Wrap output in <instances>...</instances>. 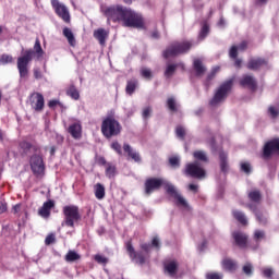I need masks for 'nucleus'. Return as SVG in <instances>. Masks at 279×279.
Returning <instances> with one entry per match:
<instances>
[{
  "mask_svg": "<svg viewBox=\"0 0 279 279\" xmlns=\"http://www.w3.org/2000/svg\"><path fill=\"white\" fill-rule=\"evenodd\" d=\"M31 169L35 175L45 173V161L43 160V156L34 154L31 157Z\"/></svg>",
  "mask_w": 279,
  "mask_h": 279,
  "instance_id": "nucleus-13",
  "label": "nucleus"
},
{
  "mask_svg": "<svg viewBox=\"0 0 279 279\" xmlns=\"http://www.w3.org/2000/svg\"><path fill=\"white\" fill-rule=\"evenodd\" d=\"M232 239L234 245H236L241 250H245V247H247L250 238L247 236V234L243 233V231H233Z\"/></svg>",
  "mask_w": 279,
  "mask_h": 279,
  "instance_id": "nucleus-15",
  "label": "nucleus"
},
{
  "mask_svg": "<svg viewBox=\"0 0 279 279\" xmlns=\"http://www.w3.org/2000/svg\"><path fill=\"white\" fill-rule=\"evenodd\" d=\"M208 34H210V24L208 23V20H203L201 22V29L198 33V40H204L208 37Z\"/></svg>",
  "mask_w": 279,
  "mask_h": 279,
  "instance_id": "nucleus-24",
  "label": "nucleus"
},
{
  "mask_svg": "<svg viewBox=\"0 0 279 279\" xmlns=\"http://www.w3.org/2000/svg\"><path fill=\"white\" fill-rule=\"evenodd\" d=\"M19 147L22 150V156H27L32 150V143L27 141H22L19 143Z\"/></svg>",
  "mask_w": 279,
  "mask_h": 279,
  "instance_id": "nucleus-32",
  "label": "nucleus"
},
{
  "mask_svg": "<svg viewBox=\"0 0 279 279\" xmlns=\"http://www.w3.org/2000/svg\"><path fill=\"white\" fill-rule=\"evenodd\" d=\"M240 171L250 175V173H252V163H250V161H242L240 163Z\"/></svg>",
  "mask_w": 279,
  "mask_h": 279,
  "instance_id": "nucleus-40",
  "label": "nucleus"
},
{
  "mask_svg": "<svg viewBox=\"0 0 279 279\" xmlns=\"http://www.w3.org/2000/svg\"><path fill=\"white\" fill-rule=\"evenodd\" d=\"M33 73L35 80H43V72H40V69H34Z\"/></svg>",
  "mask_w": 279,
  "mask_h": 279,
  "instance_id": "nucleus-62",
  "label": "nucleus"
},
{
  "mask_svg": "<svg viewBox=\"0 0 279 279\" xmlns=\"http://www.w3.org/2000/svg\"><path fill=\"white\" fill-rule=\"evenodd\" d=\"M269 3V0H255L256 8H263V5H267Z\"/></svg>",
  "mask_w": 279,
  "mask_h": 279,
  "instance_id": "nucleus-63",
  "label": "nucleus"
},
{
  "mask_svg": "<svg viewBox=\"0 0 279 279\" xmlns=\"http://www.w3.org/2000/svg\"><path fill=\"white\" fill-rule=\"evenodd\" d=\"M52 208H56V202L52 201V199H48L38 209L39 217H43L44 219H49V217H51V209Z\"/></svg>",
  "mask_w": 279,
  "mask_h": 279,
  "instance_id": "nucleus-18",
  "label": "nucleus"
},
{
  "mask_svg": "<svg viewBox=\"0 0 279 279\" xmlns=\"http://www.w3.org/2000/svg\"><path fill=\"white\" fill-rule=\"evenodd\" d=\"M151 247L160 250V239H158V236H154L150 244L144 243L141 245V265H149Z\"/></svg>",
  "mask_w": 279,
  "mask_h": 279,
  "instance_id": "nucleus-10",
  "label": "nucleus"
},
{
  "mask_svg": "<svg viewBox=\"0 0 279 279\" xmlns=\"http://www.w3.org/2000/svg\"><path fill=\"white\" fill-rule=\"evenodd\" d=\"M95 197L96 199H104L106 197V187L101 183L95 185Z\"/></svg>",
  "mask_w": 279,
  "mask_h": 279,
  "instance_id": "nucleus-31",
  "label": "nucleus"
},
{
  "mask_svg": "<svg viewBox=\"0 0 279 279\" xmlns=\"http://www.w3.org/2000/svg\"><path fill=\"white\" fill-rule=\"evenodd\" d=\"M94 260L99 265H108V258L100 254L95 255Z\"/></svg>",
  "mask_w": 279,
  "mask_h": 279,
  "instance_id": "nucleus-51",
  "label": "nucleus"
},
{
  "mask_svg": "<svg viewBox=\"0 0 279 279\" xmlns=\"http://www.w3.org/2000/svg\"><path fill=\"white\" fill-rule=\"evenodd\" d=\"M123 151L126 154L128 160H134V162H138V160H141V156L134 148H132V146H130V144L123 145Z\"/></svg>",
  "mask_w": 279,
  "mask_h": 279,
  "instance_id": "nucleus-22",
  "label": "nucleus"
},
{
  "mask_svg": "<svg viewBox=\"0 0 279 279\" xmlns=\"http://www.w3.org/2000/svg\"><path fill=\"white\" fill-rule=\"evenodd\" d=\"M240 86H242V88H248L251 93H256V90H258V81H256L254 75L244 74L240 80Z\"/></svg>",
  "mask_w": 279,
  "mask_h": 279,
  "instance_id": "nucleus-14",
  "label": "nucleus"
},
{
  "mask_svg": "<svg viewBox=\"0 0 279 279\" xmlns=\"http://www.w3.org/2000/svg\"><path fill=\"white\" fill-rule=\"evenodd\" d=\"M223 267L225 269H227V271H236V269H239V265L236 264V262L230 259V258H227V259H223Z\"/></svg>",
  "mask_w": 279,
  "mask_h": 279,
  "instance_id": "nucleus-30",
  "label": "nucleus"
},
{
  "mask_svg": "<svg viewBox=\"0 0 279 279\" xmlns=\"http://www.w3.org/2000/svg\"><path fill=\"white\" fill-rule=\"evenodd\" d=\"M179 66H182L184 69V63L167 62L166 69H165V72H163V75H165L166 80H171V77L173 75H175V71H178Z\"/></svg>",
  "mask_w": 279,
  "mask_h": 279,
  "instance_id": "nucleus-21",
  "label": "nucleus"
},
{
  "mask_svg": "<svg viewBox=\"0 0 279 279\" xmlns=\"http://www.w3.org/2000/svg\"><path fill=\"white\" fill-rule=\"evenodd\" d=\"M69 134L74 138V141H80L82 138V123L74 122L68 128Z\"/></svg>",
  "mask_w": 279,
  "mask_h": 279,
  "instance_id": "nucleus-20",
  "label": "nucleus"
},
{
  "mask_svg": "<svg viewBox=\"0 0 279 279\" xmlns=\"http://www.w3.org/2000/svg\"><path fill=\"white\" fill-rule=\"evenodd\" d=\"M254 215H255V219L256 221H258V223H260L262 226H265L267 223V218H265V216L263 215V211L256 209L254 210Z\"/></svg>",
  "mask_w": 279,
  "mask_h": 279,
  "instance_id": "nucleus-41",
  "label": "nucleus"
},
{
  "mask_svg": "<svg viewBox=\"0 0 279 279\" xmlns=\"http://www.w3.org/2000/svg\"><path fill=\"white\" fill-rule=\"evenodd\" d=\"M233 217L239 221V223H241V226H247V217H245L243 211H234Z\"/></svg>",
  "mask_w": 279,
  "mask_h": 279,
  "instance_id": "nucleus-37",
  "label": "nucleus"
},
{
  "mask_svg": "<svg viewBox=\"0 0 279 279\" xmlns=\"http://www.w3.org/2000/svg\"><path fill=\"white\" fill-rule=\"evenodd\" d=\"M125 245H126V252L130 258H132V260H136L137 254H136V251L134 250V246L132 245V241H128Z\"/></svg>",
  "mask_w": 279,
  "mask_h": 279,
  "instance_id": "nucleus-42",
  "label": "nucleus"
},
{
  "mask_svg": "<svg viewBox=\"0 0 279 279\" xmlns=\"http://www.w3.org/2000/svg\"><path fill=\"white\" fill-rule=\"evenodd\" d=\"M31 149H32V151H34V154H37V156H39L38 154H40V145L32 144Z\"/></svg>",
  "mask_w": 279,
  "mask_h": 279,
  "instance_id": "nucleus-64",
  "label": "nucleus"
},
{
  "mask_svg": "<svg viewBox=\"0 0 279 279\" xmlns=\"http://www.w3.org/2000/svg\"><path fill=\"white\" fill-rule=\"evenodd\" d=\"M52 243H56V234L50 233L46 236L45 239V244L46 245H51Z\"/></svg>",
  "mask_w": 279,
  "mask_h": 279,
  "instance_id": "nucleus-56",
  "label": "nucleus"
},
{
  "mask_svg": "<svg viewBox=\"0 0 279 279\" xmlns=\"http://www.w3.org/2000/svg\"><path fill=\"white\" fill-rule=\"evenodd\" d=\"M105 16L112 23H122L123 27H141V15L123 5H112L105 10Z\"/></svg>",
  "mask_w": 279,
  "mask_h": 279,
  "instance_id": "nucleus-2",
  "label": "nucleus"
},
{
  "mask_svg": "<svg viewBox=\"0 0 279 279\" xmlns=\"http://www.w3.org/2000/svg\"><path fill=\"white\" fill-rule=\"evenodd\" d=\"M242 272L247 276L248 278L254 276V266L252 265V263L246 262L243 266H242Z\"/></svg>",
  "mask_w": 279,
  "mask_h": 279,
  "instance_id": "nucleus-36",
  "label": "nucleus"
},
{
  "mask_svg": "<svg viewBox=\"0 0 279 279\" xmlns=\"http://www.w3.org/2000/svg\"><path fill=\"white\" fill-rule=\"evenodd\" d=\"M193 69L195 73V77H202L204 73H206V66L204 65V62L202 59H195L193 61Z\"/></svg>",
  "mask_w": 279,
  "mask_h": 279,
  "instance_id": "nucleus-23",
  "label": "nucleus"
},
{
  "mask_svg": "<svg viewBox=\"0 0 279 279\" xmlns=\"http://www.w3.org/2000/svg\"><path fill=\"white\" fill-rule=\"evenodd\" d=\"M66 95L69 97H71L72 99H74L75 101H77V99H80V90H77V87H75V85H71L68 88Z\"/></svg>",
  "mask_w": 279,
  "mask_h": 279,
  "instance_id": "nucleus-33",
  "label": "nucleus"
},
{
  "mask_svg": "<svg viewBox=\"0 0 279 279\" xmlns=\"http://www.w3.org/2000/svg\"><path fill=\"white\" fill-rule=\"evenodd\" d=\"M63 222L62 226L66 228H75V223L82 221V214H80V207L77 205H66L62 209Z\"/></svg>",
  "mask_w": 279,
  "mask_h": 279,
  "instance_id": "nucleus-8",
  "label": "nucleus"
},
{
  "mask_svg": "<svg viewBox=\"0 0 279 279\" xmlns=\"http://www.w3.org/2000/svg\"><path fill=\"white\" fill-rule=\"evenodd\" d=\"M36 53L37 58H43L45 56V50H43V46L40 45V39L36 38L34 50L27 49L23 52L21 57L17 58V71L20 77H27L29 75V63L34 60V54Z\"/></svg>",
  "mask_w": 279,
  "mask_h": 279,
  "instance_id": "nucleus-3",
  "label": "nucleus"
},
{
  "mask_svg": "<svg viewBox=\"0 0 279 279\" xmlns=\"http://www.w3.org/2000/svg\"><path fill=\"white\" fill-rule=\"evenodd\" d=\"M260 239H265V231L256 230L254 232V240L260 241Z\"/></svg>",
  "mask_w": 279,
  "mask_h": 279,
  "instance_id": "nucleus-58",
  "label": "nucleus"
},
{
  "mask_svg": "<svg viewBox=\"0 0 279 279\" xmlns=\"http://www.w3.org/2000/svg\"><path fill=\"white\" fill-rule=\"evenodd\" d=\"M51 5L59 19H62L64 23H71V13H69L66 5L60 3L59 0H51Z\"/></svg>",
  "mask_w": 279,
  "mask_h": 279,
  "instance_id": "nucleus-12",
  "label": "nucleus"
},
{
  "mask_svg": "<svg viewBox=\"0 0 279 279\" xmlns=\"http://www.w3.org/2000/svg\"><path fill=\"white\" fill-rule=\"evenodd\" d=\"M234 80H236V76L233 75L229 80L222 82L217 89L215 90V94L213 98L209 100V106H219V104H223L226 99H228V95L232 93V88L234 86Z\"/></svg>",
  "mask_w": 279,
  "mask_h": 279,
  "instance_id": "nucleus-6",
  "label": "nucleus"
},
{
  "mask_svg": "<svg viewBox=\"0 0 279 279\" xmlns=\"http://www.w3.org/2000/svg\"><path fill=\"white\" fill-rule=\"evenodd\" d=\"M189 191H192V193H198L199 192V185L195 183H190L187 186Z\"/></svg>",
  "mask_w": 279,
  "mask_h": 279,
  "instance_id": "nucleus-61",
  "label": "nucleus"
},
{
  "mask_svg": "<svg viewBox=\"0 0 279 279\" xmlns=\"http://www.w3.org/2000/svg\"><path fill=\"white\" fill-rule=\"evenodd\" d=\"M160 189H165L167 195L173 197L177 208H183L184 210H187V213L193 210V207H191L189 201H186L182 194L178 193L175 185L169 183L167 180L160 177H150L144 182L145 195H151L154 191H160Z\"/></svg>",
  "mask_w": 279,
  "mask_h": 279,
  "instance_id": "nucleus-1",
  "label": "nucleus"
},
{
  "mask_svg": "<svg viewBox=\"0 0 279 279\" xmlns=\"http://www.w3.org/2000/svg\"><path fill=\"white\" fill-rule=\"evenodd\" d=\"M206 279H223V276H221L219 272H208L206 275Z\"/></svg>",
  "mask_w": 279,
  "mask_h": 279,
  "instance_id": "nucleus-57",
  "label": "nucleus"
},
{
  "mask_svg": "<svg viewBox=\"0 0 279 279\" xmlns=\"http://www.w3.org/2000/svg\"><path fill=\"white\" fill-rule=\"evenodd\" d=\"M163 269L171 276L172 278L178 276V271H180V263L177 259H168L163 263Z\"/></svg>",
  "mask_w": 279,
  "mask_h": 279,
  "instance_id": "nucleus-17",
  "label": "nucleus"
},
{
  "mask_svg": "<svg viewBox=\"0 0 279 279\" xmlns=\"http://www.w3.org/2000/svg\"><path fill=\"white\" fill-rule=\"evenodd\" d=\"M207 145L209 146V149L213 154V156H219V167L221 173L226 175L227 173L230 172V163L228 162V153L223 150V146L217 144V137L213 135L210 138L206 140Z\"/></svg>",
  "mask_w": 279,
  "mask_h": 279,
  "instance_id": "nucleus-5",
  "label": "nucleus"
},
{
  "mask_svg": "<svg viewBox=\"0 0 279 279\" xmlns=\"http://www.w3.org/2000/svg\"><path fill=\"white\" fill-rule=\"evenodd\" d=\"M106 175L109 179H112L117 175V166L112 165V163H107L106 167Z\"/></svg>",
  "mask_w": 279,
  "mask_h": 279,
  "instance_id": "nucleus-39",
  "label": "nucleus"
},
{
  "mask_svg": "<svg viewBox=\"0 0 279 279\" xmlns=\"http://www.w3.org/2000/svg\"><path fill=\"white\" fill-rule=\"evenodd\" d=\"M100 130L105 138H113L121 134L123 126H121V123L114 119V116H107L102 120Z\"/></svg>",
  "mask_w": 279,
  "mask_h": 279,
  "instance_id": "nucleus-7",
  "label": "nucleus"
},
{
  "mask_svg": "<svg viewBox=\"0 0 279 279\" xmlns=\"http://www.w3.org/2000/svg\"><path fill=\"white\" fill-rule=\"evenodd\" d=\"M175 134H177L178 138L184 140L186 137V130L184 129V126L178 125L175 128Z\"/></svg>",
  "mask_w": 279,
  "mask_h": 279,
  "instance_id": "nucleus-49",
  "label": "nucleus"
},
{
  "mask_svg": "<svg viewBox=\"0 0 279 279\" xmlns=\"http://www.w3.org/2000/svg\"><path fill=\"white\" fill-rule=\"evenodd\" d=\"M193 156L196 161L186 165L185 173L190 178L202 180L206 178V169H204L202 162H208V156L203 150H195Z\"/></svg>",
  "mask_w": 279,
  "mask_h": 279,
  "instance_id": "nucleus-4",
  "label": "nucleus"
},
{
  "mask_svg": "<svg viewBox=\"0 0 279 279\" xmlns=\"http://www.w3.org/2000/svg\"><path fill=\"white\" fill-rule=\"evenodd\" d=\"M267 167H268V178H270L271 180L276 175L277 166L276 163L268 161Z\"/></svg>",
  "mask_w": 279,
  "mask_h": 279,
  "instance_id": "nucleus-47",
  "label": "nucleus"
},
{
  "mask_svg": "<svg viewBox=\"0 0 279 279\" xmlns=\"http://www.w3.org/2000/svg\"><path fill=\"white\" fill-rule=\"evenodd\" d=\"M65 263H77V260H82V255L80 253L70 250L64 256Z\"/></svg>",
  "mask_w": 279,
  "mask_h": 279,
  "instance_id": "nucleus-27",
  "label": "nucleus"
},
{
  "mask_svg": "<svg viewBox=\"0 0 279 279\" xmlns=\"http://www.w3.org/2000/svg\"><path fill=\"white\" fill-rule=\"evenodd\" d=\"M63 36L66 38L70 47H75L76 41H75V35H73V31L69 27L63 28Z\"/></svg>",
  "mask_w": 279,
  "mask_h": 279,
  "instance_id": "nucleus-29",
  "label": "nucleus"
},
{
  "mask_svg": "<svg viewBox=\"0 0 279 279\" xmlns=\"http://www.w3.org/2000/svg\"><path fill=\"white\" fill-rule=\"evenodd\" d=\"M141 76L144 77V80L151 82L154 80V72L150 69L142 68Z\"/></svg>",
  "mask_w": 279,
  "mask_h": 279,
  "instance_id": "nucleus-38",
  "label": "nucleus"
},
{
  "mask_svg": "<svg viewBox=\"0 0 279 279\" xmlns=\"http://www.w3.org/2000/svg\"><path fill=\"white\" fill-rule=\"evenodd\" d=\"M247 40H242L239 45H236L238 51H245L247 49Z\"/></svg>",
  "mask_w": 279,
  "mask_h": 279,
  "instance_id": "nucleus-59",
  "label": "nucleus"
},
{
  "mask_svg": "<svg viewBox=\"0 0 279 279\" xmlns=\"http://www.w3.org/2000/svg\"><path fill=\"white\" fill-rule=\"evenodd\" d=\"M268 114L270 119H278L279 118V108L276 106L268 107Z\"/></svg>",
  "mask_w": 279,
  "mask_h": 279,
  "instance_id": "nucleus-46",
  "label": "nucleus"
},
{
  "mask_svg": "<svg viewBox=\"0 0 279 279\" xmlns=\"http://www.w3.org/2000/svg\"><path fill=\"white\" fill-rule=\"evenodd\" d=\"M260 156L263 160H271L274 156L279 158V137L268 140L262 148Z\"/></svg>",
  "mask_w": 279,
  "mask_h": 279,
  "instance_id": "nucleus-9",
  "label": "nucleus"
},
{
  "mask_svg": "<svg viewBox=\"0 0 279 279\" xmlns=\"http://www.w3.org/2000/svg\"><path fill=\"white\" fill-rule=\"evenodd\" d=\"M151 112H154V109H151L150 106L145 107L142 111V117L144 119V121H147V119H149L151 117Z\"/></svg>",
  "mask_w": 279,
  "mask_h": 279,
  "instance_id": "nucleus-50",
  "label": "nucleus"
},
{
  "mask_svg": "<svg viewBox=\"0 0 279 279\" xmlns=\"http://www.w3.org/2000/svg\"><path fill=\"white\" fill-rule=\"evenodd\" d=\"M28 104L35 112H43L45 110V96L34 92L28 96Z\"/></svg>",
  "mask_w": 279,
  "mask_h": 279,
  "instance_id": "nucleus-11",
  "label": "nucleus"
},
{
  "mask_svg": "<svg viewBox=\"0 0 279 279\" xmlns=\"http://www.w3.org/2000/svg\"><path fill=\"white\" fill-rule=\"evenodd\" d=\"M262 276L264 278H268V279L274 278V268H264L262 270Z\"/></svg>",
  "mask_w": 279,
  "mask_h": 279,
  "instance_id": "nucleus-52",
  "label": "nucleus"
},
{
  "mask_svg": "<svg viewBox=\"0 0 279 279\" xmlns=\"http://www.w3.org/2000/svg\"><path fill=\"white\" fill-rule=\"evenodd\" d=\"M206 250H208V240L204 238L202 243L197 245V251L202 253V252H206Z\"/></svg>",
  "mask_w": 279,
  "mask_h": 279,
  "instance_id": "nucleus-53",
  "label": "nucleus"
},
{
  "mask_svg": "<svg viewBox=\"0 0 279 279\" xmlns=\"http://www.w3.org/2000/svg\"><path fill=\"white\" fill-rule=\"evenodd\" d=\"M262 66H269V61L262 57H257L256 59L251 58L246 64L248 71H260Z\"/></svg>",
  "mask_w": 279,
  "mask_h": 279,
  "instance_id": "nucleus-16",
  "label": "nucleus"
},
{
  "mask_svg": "<svg viewBox=\"0 0 279 279\" xmlns=\"http://www.w3.org/2000/svg\"><path fill=\"white\" fill-rule=\"evenodd\" d=\"M56 106L64 108V105L62 102H60V100H57V99L49 100V102H48L49 108L53 109V108H56Z\"/></svg>",
  "mask_w": 279,
  "mask_h": 279,
  "instance_id": "nucleus-55",
  "label": "nucleus"
},
{
  "mask_svg": "<svg viewBox=\"0 0 279 279\" xmlns=\"http://www.w3.org/2000/svg\"><path fill=\"white\" fill-rule=\"evenodd\" d=\"M138 88V80L131 78L126 82L125 93L126 95H134V92Z\"/></svg>",
  "mask_w": 279,
  "mask_h": 279,
  "instance_id": "nucleus-28",
  "label": "nucleus"
},
{
  "mask_svg": "<svg viewBox=\"0 0 279 279\" xmlns=\"http://www.w3.org/2000/svg\"><path fill=\"white\" fill-rule=\"evenodd\" d=\"M108 31H106L105 28H98L96 31H94V38H96V40H98L99 45H106V40L108 38Z\"/></svg>",
  "mask_w": 279,
  "mask_h": 279,
  "instance_id": "nucleus-25",
  "label": "nucleus"
},
{
  "mask_svg": "<svg viewBox=\"0 0 279 279\" xmlns=\"http://www.w3.org/2000/svg\"><path fill=\"white\" fill-rule=\"evenodd\" d=\"M174 48L177 49V54L178 56H182L184 53H189V51H191V49L193 48V43L189 41V40H184V41H175L174 44Z\"/></svg>",
  "mask_w": 279,
  "mask_h": 279,
  "instance_id": "nucleus-19",
  "label": "nucleus"
},
{
  "mask_svg": "<svg viewBox=\"0 0 279 279\" xmlns=\"http://www.w3.org/2000/svg\"><path fill=\"white\" fill-rule=\"evenodd\" d=\"M214 80H215V74L209 72L208 75L206 76L205 81L203 82V85L205 86L206 90H208L210 88V86H213Z\"/></svg>",
  "mask_w": 279,
  "mask_h": 279,
  "instance_id": "nucleus-45",
  "label": "nucleus"
},
{
  "mask_svg": "<svg viewBox=\"0 0 279 279\" xmlns=\"http://www.w3.org/2000/svg\"><path fill=\"white\" fill-rule=\"evenodd\" d=\"M248 198L251 199V202L258 204V202L263 199V194H260L258 190H253L248 193Z\"/></svg>",
  "mask_w": 279,
  "mask_h": 279,
  "instance_id": "nucleus-35",
  "label": "nucleus"
},
{
  "mask_svg": "<svg viewBox=\"0 0 279 279\" xmlns=\"http://www.w3.org/2000/svg\"><path fill=\"white\" fill-rule=\"evenodd\" d=\"M14 58L11 54L3 53L0 56V64H12Z\"/></svg>",
  "mask_w": 279,
  "mask_h": 279,
  "instance_id": "nucleus-44",
  "label": "nucleus"
},
{
  "mask_svg": "<svg viewBox=\"0 0 279 279\" xmlns=\"http://www.w3.org/2000/svg\"><path fill=\"white\" fill-rule=\"evenodd\" d=\"M166 106L170 112H178V102L174 97H169L166 101Z\"/></svg>",
  "mask_w": 279,
  "mask_h": 279,
  "instance_id": "nucleus-34",
  "label": "nucleus"
},
{
  "mask_svg": "<svg viewBox=\"0 0 279 279\" xmlns=\"http://www.w3.org/2000/svg\"><path fill=\"white\" fill-rule=\"evenodd\" d=\"M150 38H153V40H160V32H158V27L155 26L154 32L150 34Z\"/></svg>",
  "mask_w": 279,
  "mask_h": 279,
  "instance_id": "nucleus-60",
  "label": "nucleus"
},
{
  "mask_svg": "<svg viewBox=\"0 0 279 279\" xmlns=\"http://www.w3.org/2000/svg\"><path fill=\"white\" fill-rule=\"evenodd\" d=\"M168 162L172 167V169H179V167H180V156L174 155V156L169 157Z\"/></svg>",
  "mask_w": 279,
  "mask_h": 279,
  "instance_id": "nucleus-43",
  "label": "nucleus"
},
{
  "mask_svg": "<svg viewBox=\"0 0 279 279\" xmlns=\"http://www.w3.org/2000/svg\"><path fill=\"white\" fill-rule=\"evenodd\" d=\"M229 58L236 59L239 58V46L232 45L229 49Z\"/></svg>",
  "mask_w": 279,
  "mask_h": 279,
  "instance_id": "nucleus-48",
  "label": "nucleus"
},
{
  "mask_svg": "<svg viewBox=\"0 0 279 279\" xmlns=\"http://www.w3.org/2000/svg\"><path fill=\"white\" fill-rule=\"evenodd\" d=\"M178 51L175 49V45L171 44L162 51V58L165 60H169V58H178Z\"/></svg>",
  "mask_w": 279,
  "mask_h": 279,
  "instance_id": "nucleus-26",
  "label": "nucleus"
},
{
  "mask_svg": "<svg viewBox=\"0 0 279 279\" xmlns=\"http://www.w3.org/2000/svg\"><path fill=\"white\" fill-rule=\"evenodd\" d=\"M111 149H113V151H116L119 156H123V150H122L121 144H119V142H113L111 144Z\"/></svg>",
  "mask_w": 279,
  "mask_h": 279,
  "instance_id": "nucleus-54",
  "label": "nucleus"
}]
</instances>
